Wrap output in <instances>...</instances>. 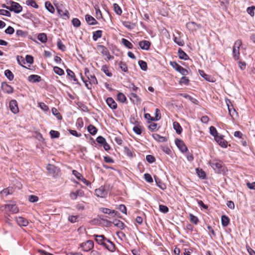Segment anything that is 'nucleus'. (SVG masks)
<instances>
[{"mask_svg":"<svg viewBox=\"0 0 255 255\" xmlns=\"http://www.w3.org/2000/svg\"><path fill=\"white\" fill-rule=\"evenodd\" d=\"M242 45V41L240 40H237L234 44L233 53L235 60H238L240 57V47Z\"/></svg>","mask_w":255,"mask_h":255,"instance_id":"f257e3e1","label":"nucleus"},{"mask_svg":"<svg viewBox=\"0 0 255 255\" xmlns=\"http://www.w3.org/2000/svg\"><path fill=\"white\" fill-rule=\"evenodd\" d=\"M4 209L6 212H9L12 214H15L18 212L19 209L16 204L10 202L4 205Z\"/></svg>","mask_w":255,"mask_h":255,"instance_id":"f03ea898","label":"nucleus"},{"mask_svg":"<svg viewBox=\"0 0 255 255\" xmlns=\"http://www.w3.org/2000/svg\"><path fill=\"white\" fill-rule=\"evenodd\" d=\"M6 8L16 13H20L22 10V6L18 3L14 1H11L10 6L6 7Z\"/></svg>","mask_w":255,"mask_h":255,"instance_id":"7ed1b4c3","label":"nucleus"},{"mask_svg":"<svg viewBox=\"0 0 255 255\" xmlns=\"http://www.w3.org/2000/svg\"><path fill=\"white\" fill-rule=\"evenodd\" d=\"M170 65L172 67L175 69L177 71L179 72L183 76H185L188 74V72L186 69L182 67L181 66L179 65L177 63L174 61L170 62Z\"/></svg>","mask_w":255,"mask_h":255,"instance_id":"20e7f679","label":"nucleus"},{"mask_svg":"<svg viewBox=\"0 0 255 255\" xmlns=\"http://www.w3.org/2000/svg\"><path fill=\"white\" fill-rule=\"evenodd\" d=\"M80 247L84 252H88L94 248V242L91 240H88L86 242L80 244Z\"/></svg>","mask_w":255,"mask_h":255,"instance_id":"39448f33","label":"nucleus"},{"mask_svg":"<svg viewBox=\"0 0 255 255\" xmlns=\"http://www.w3.org/2000/svg\"><path fill=\"white\" fill-rule=\"evenodd\" d=\"M210 164L214 170H217L218 172L222 171L223 162L221 160H214L210 162Z\"/></svg>","mask_w":255,"mask_h":255,"instance_id":"423d86ee","label":"nucleus"},{"mask_svg":"<svg viewBox=\"0 0 255 255\" xmlns=\"http://www.w3.org/2000/svg\"><path fill=\"white\" fill-rule=\"evenodd\" d=\"M57 12L60 16L64 19L69 18V12L68 11L64 8L62 6H58L57 7Z\"/></svg>","mask_w":255,"mask_h":255,"instance_id":"0eeeda50","label":"nucleus"},{"mask_svg":"<svg viewBox=\"0 0 255 255\" xmlns=\"http://www.w3.org/2000/svg\"><path fill=\"white\" fill-rule=\"evenodd\" d=\"M84 195V191L81 189H78L70 193V197L72 200H75L78 197H83Z\"/></svg>","mask_w":255,"mask_h":255,"instance_id":"6e6552de","label":"nucleus"},{"mask_svg":"<svg viewBox=\"0 0 255 255\" xmlns=\"http://www.w3.org/2000/svg\"><path fill=\"white\" fill-rule=\"evenodd\" d=\"M94 236L95 237L96 242L99 245H102L103 246L108 240V239L106 238L104 235H95Z\"/></svg>","mask_w":255,"mask_h":255,"instance_id":"1a4fd4ad","label":"nucleus"},{"mask_svg":"<svg viewBox=\"0 0 255 255\" xmlns=\"http://www.w3.org/2000/svg\"><path fill=\"white\" fill-rule=\"evenodd\" d=\"M175 143L181 152H185L187 150V147L182 140L179 139H176Z\"/></svg>","mask_w":255,"mask_h":255,"instance_id":"9d476101","label":"nucleus"},{"mask_svg":"<svg viewBox=\"0 0 255 255\" xmlns=\"http://www.w3.org/2000/svg\"><path fill=\"white\" fill-rule=\"evenodd\" d=\"M9 108L10 111L14 114H16L18 112L19 109L17 102L15 100H13L10 101Z\"/></svg>","mask_w":255,"mask_h":255,"instance_id":"9b49d317","label":"nucleus"},{"mask_svg":"<svg viewBox=\"0 0 255 255\" xmlns=\"http://www.w3.org/2000/svg\"><path fill=\"white\" fill-rule=\"evenodd\" d=\"M15 221L17 223V224L20 226H24L25 227L28 225V221L22 217H15Z\"/></svg>","mask_w":255,"mask_h":255,"instance_id":"f8f14e48","label":"nucleus"},{"mask_svg":"<svg viewBox=\"0 0 255 255\" xmlns=\"http://www.w3.org/2000/svg\"><path fill=\"white\" fill-rule=\"evenodd\" d=\"M150 42L147 40H142L139 42L138 45L141 49L147 50L149 49Z\"/></svg>","mask_w":255,"mask_h":255,"instance_id":"ddd939ff","label":"nucleus"},{"mask_svg":"<svg viewBox=\"0 0 255 255\" xmlns=\"http://www.w3.org/2000/svg\"><path fill=\"white\" fill-rule=\"evenodd\" d=\"M215 139L221 146L223 147H226L227 146L228 143L227 141L222 136H218L216 137Z\"/></svg>","mask_w":255,"mask_h":255,"instance_id":"4468645a","label":"nucleus"},{"mask_svg":"<svg viewBox=\"0 0 255 255\" xmlns=\"http://www.w3.org/2000/svg\"><path fill=\"white\" fill-rule=\"evenodd\" d=\"M104 247L110 252H113L115 251V245L109 240H108L106 243H105Z\"/></svg>","mask_w":255,"mask_h":255,"instance_id":"2eb2a0df","label":"nucleus"},{"mask_svg":"<svg viewBox=\"0 0 255 255\" xmlns=\"http://www.w3.org/2000/svg\"><path fill=\"white\" fill-rule=\"evenodd\" d=\"M1 88L4 92L7 93H11L13 92V88L5 82H3L1 83Z\"/></svg>","mask_w":255,"mask_h":255,"instance_id":"dca6fc26","label":"nucleus"},{"mask_svg":"<svg viewBox=\"0 0 255 255\" xmlns=\"http://www.w3.org/2000/svg\"><path fill=\"white\" fill-rule=\"evenodd\" d=\"M108 105L112 109H116L117 107V105L114 100L112 98H108L106 100Z\"/></svg>","mask_w":255,"mask_h":255,"instance_id":"f3484780","label":"nucleus"},{"mask_svg":"<svg viewBox=\"0 0 255 255\" xmlns=\"http://www.w3.org/2000/svg\"><path fill=\"white\" fill-rule=\"evenodd\" d=\"M130 100L133 103L139 104L141 102L140 98L134 93H131L129 97Z\"/></svg>","mask_w":255,"mask_h":255,"instance_id":"a211bd4d","label":"nucleus"},{"mask_svg":"<svg viewBox=\"0 0 255 255\" xmlns=\"http://www.w3.org/2000/svg\"><path fill=\"white\" fill-rule=\"evenodd\" d=\"M85 19L87 23L90 25H95L98 23L97 21L93 16L88 14L85 16Z\"/></svg>","mask_w":255,"mask_h":255,"instance_id":"6ab92c4d","label":"nucleus"},{"mask_svg":"<svg viewBox=\"0 0 255 255\" xmlns=\"http://www.w3.org/2000/svg\"><path fill=\"white\" fill-rule=\"evenodd\" d=\"M85 87L88 89H92L93 85L98 84V81H82Z\"/></svg>","mask_w":255,"mask_h":255,"instance_id":"aec40b11","label":"nucleus"},{"mask_svg":"<svg viewBox=\"0 0 255 255\" xmlns=\"http://www.w3.org/2000/svg\"><path fill=\"white\" fill-rule=\"evenodd\" d=\"M95 194L100 197H104L105 195V190L104 187L100 188L95 190Z\"/></svg>","mask_w":255,"mask_h":255,"instance_id":"412c9836","label":"nucleus"},{"mask_svg":"<svg viewBox=\"0 0 255 255\" xmlns=\"http://www.w3.org/2000/svg\"><path fill=\"white\" fill-rule=\"evenodd\" d=\"M178 56L180 59L183 60H187L189 58L187 54L184 52L181 48H179L178 51Z\"/></svg>","mask_w":255,"mask_h":255,"instance_id":"4be33fe9","label":"nucleus"},{"mask_svg":"<svg viewBox=\"0 0 255 255\" xmlns=\"http://www.w3.org/2000/svg\"><path fill=\"white\" fill-rule=\"evenodd\" d=\"M173 126L174 129L176 130V132L178 134H180L181 133L182 128H181V127L180 126V124L178 122H173Z\"/></svg>","mask_w":255,"mask_h":255,"instance_id":"5701e85b","label":"nucleus"},{"mask_svg":"<svg viewBox=\"0 0 255 255\" xmlns=\"http://www.w3.org/2000/svg\"><path fill=\"white\" fill-rule=\"evenodd\" d=\"M98 49L104 55L108 54V52H109L107 48L102 45L98 46Z\"/></svg>","mask_w":255,"mask_h":255,"instance_id":"b1692460","label":"nucleus"},{"mask_svg":"<svg viewBox=\"0 0 255 255\" xmlns=\"http://www.w3.org/2000/svg\"><path fill=\"white\" fill-rule=\"evenodd\" d=\"M114 225L120 228L121 230H123L125 227V225L123 222L119 220H115L113 221Z\"/></svg>","mask_w":255,"mask_h":255,"instance_id":"393cba45","label":"nucleus"},{"mask_svg":"<svg viewBox=\"0 0 255 255\" xmlns=\"http://www.w3.org/2000/svg\"><path fill=\"white\" fill-rule=\"evenodd\" d=\"M102 30H97L93 32V39L94 41L97 40V39L102 37Z\"/></svg>","mask_w":255,"mask_h":255,"instance_id":"a878e982","label":"nucleus"},{"mask_svg":"<svg viewBox=\"0 0 255 255\" xmlns=\"http://www.w3.org/2000/svg\"><path fill=\"white\" fill-rule=\"evenodd\" d=\"M221 221L223 226L226 227L229 225L230 220L227 216L223 215L221 217Z\"/></svg>","mask_w":255,"mask_h":255,"instance_id":"bb28decb","label":"nucleus"},{"mask_svg":"<svg viewBox=\"0 0 255 255\" xmlns=\"http://www.w3.org/2000/svg\"><path fill=\"white\" fill-rule=\"evenodd\" d=\"M229 103L227 102V105L228 106L229 114L231 116L233 117L235 114H236L235 110L233 108L232 105H229V103L231 104V102L229 100Z\"/></svg>","mask_w":255,"mask_h":255,"instance_id":"cd10ccee","label":"nucleus"},{"mask_svg":"<svg viewBox=\"0 0 255 255\" xmlns=\"http://www.w3.org/2000/svg\"><path fill=\"white\" fill-rule=\"evenodd\" d=\"M102 70L108 77H111L112 76V71L109 69V68L106 65H104L102 67Z\"/></svg>","mask_w":255,"mask_h":255,"instance_id":"c85d7f7f","label":"nucleus"},{"mask_svg":"<svg viewBox=\"0 0 255 255\" xmlns=\"http://www.w3.org/2000/svg\"><path fill=\"white\" fill-rule=\"evenodd\" d=\"M88 131L92 135H95L97 132V129L96 128L92 125H90L87 128Z\"/></svg>","mask_w":255,"mask_h":255,"instance_id":"c756f323","label":"nucleus"},{"mask_svg":"<svg viewBox=\"0 0 255 255\" xmlns=\"http://www.w3.org/2000/svg\"><path fill=\"white\" fill-rule=\"evenodd\" d=\"M46 9L51 13H53L55 11V9L53 6L50 2L46 1L45 3Z\"/></svg>","mask_w":255,"mask_h":255,"instance_id":"7c9ffc66","label":"nucleus"},{"mask_svg":"<svg viewBox=\"0 0 255 255\" xmlns=\"http://www.w3.org/2000/svg\"><path fill=\"white\" fill-rule=\"evenodd\" d=\"M122 42L125 46L129 49H132L133 47V45L131 43L126 39L123 38L122 39Z\"/></svg>","mask_w":255,"mask_h":255,"instance_id":"2f4dec72","label":"nucleus"},{"mask_svg":"<svg viewBox=\"0 0 255 255\" xmlns=\"http://www.w3.org/2000/svg\"><path fill=\"white\" fill-rule=\"evenodd\" d=\"M117 99L118 101L121 103H125L126 100L127 98L125 95L122 93H119L117 95Z\"/></svg>","mask_w":255,"mask_h":255,"instance_id":"473e14b6","label":"nucleus"},{"mask_svg":"<svg viewBox=\"0 0 255 255\" xmlns=\"http://www.w3.org/2000/svg\"><path fill=\"white\" fill-rule=\"evenodd\" d=\"M38 39L42 43L46 42L47 40L46 34L44 33H40L38 35Z\"/></svg>","mask_w":255,"mask_h":255,"instance_id":"72a5a7b5","label":"nucleus"},{"mask_svg":"<svg viewBox=\"0 0 255 255\" xmlns=\"http://www.w3.org/2000/svg\"><path fill=\"white\" fill-rule=\"evenodd\" d=\"M113 7L114 9L115 12L118 14V15H121L122 13V10L121 7L119 6V5L117 3H114L113 4Z\"/></svg>","mask_w":255,"mask_h":255,"instance_id":"f704fd0d","label":"nucleus"},{"mask_svg":"<svg viewBox=\"0 0 255 255\" xmlns=\"http://www.w3.org/2000/svg\"><path fill=\"white\" fill-rule=\"evenodd\" d=\"M26 4L35 8H37L38 7V4L34 0H27L26 1Z\"/></svg>","mask_w":255,"mask_h":255,"instance_id":"c9c22d12","label":"nucleus"},{"mask_svg":"<svg viewBox=\"0 0 255 255\" xmlns=\"http://www.w3.org/2000/svg\"><path fill=\"white\" fill-rule=\"evenodd\" d=\"M210 132L211 135H212L213 136H214L215 138H216V137H217L218 136H219L218 135V132H217L216 128L213 126L210 127Z\"/></svg>","mask_w":255,"mask_h":255,"instance_id":"e433bc0d","label":"nucleus"},{"mask_svg":"<svg viewBox=\"0 0 255 255\" xmlns=\"http://www.w3.org/2000/svg\"><path fill=\"white\" fill-rule=\"evenodd\" d=\"M153 137L155 140H158L160 142H163L166 140L165 137H164L163 136H161L158 134H153Z\"/></svg>","mask_w":255,"mask_h":255,"instance_id":"4c0bfd02","label":"nucleus"},{"mask_svg":"<svg viewBox=\"0 0 255 255\" xmlns=\"http://www.w3.org/2000/svg\"><path fill=\"white\" fill-rule=\"evenodd\" d=\"M174 41L179 46H183L184 44V42L183 40L181 39L180 37H174Z\"/></svg>","mask_w":255,"mask_h":255,"instance_id":"58836bf2","label":"nucleus"},{"mask_svg":"<svg viewBox=\"0 0 255 255\" xmlns=\"http://www.w3.org/2000/svg\"><path fill=\"white\" fill-rule=\"evenodd\" d=\"M189 217H190V220L192 223H194V224L197 225L198 224V223L199 222V220H198V218L197 217L195 216L194 215L190 214L189 215Z\"/></svg>","mask_w":255,"mask_h":255,"instance_id":"ea45409f","label":"nucleus"},{"mask_svg":"<svg viewBox=\"0 0 255 255\" xmlns=\"http://www.w3.org/2000/svg\"><path fill=\"white\" fill-rule=\"evenodd\" d=\"M4 75L9 80H12L13 79V75L9 70H6L4 71Z\"/></svg>","mask_w":255,"mask_h":255,"instance_id":"a19ab883","label":"nucleus"},{"mask_svg":"<svg viewBox=\"0 0 255 255\" xmlns=\"http://www.w3.org/2000/svg\"><path fill=\"white\" fill-rule=\"evenodd\" d=\"M138 64H139L140 68L142 70H144V71L146 70L147 67V64L145 61H142V60H139L138 61Z\"/></svg>","mask_w":255,"mask_h":255,"instance_id":"79ce46f5","label":"nucleus"},{"mask_svg":"<svg viewBox=\"0 0 255 255\" xmlns=\"http://www.w3.org/2000/svg\"><path fill=\"white\" fill-rule=\"evenodd\" d=\"M51 111H52V114L54 116H55L58 119L61 120L62 119V116H61V115L60 114V113L58 112V110L56 108H53L52 109Z\"/></svg>","mask_w":255,"mask_h":255,"instance_id":"37998d69","label":"nucleus"},{"mask_svg":"<svg viewBox=\"0 0 255 255\" xmlns=\"http://www.w3.org/2000/svg\"><path fill=\"white\" fill-rule=\"evenodd\" d=\"M160 119V111L158 109L155 110V116L151 119V121H157Z\"/></svg>","mask_w":255,"mask_h":255,"instance_id":"c03bdc74","label":"nucleus"},{"mask_svg":"<svg viewBox=\"0 0 255 255\" xmlns=\"http://www.w3.org/2000/svg\"><path fill=\"white\" fill-rule=\"evenodd\" d=\"M50 134L52 138H58L59 137L60 133L56 130H51Z\"/></svg>","mask_w":255,"mask_h":255,"instance_id":"a18cd8bd","label":"nucleus"},{"mask_svg":"<svg viewBox=\"0 0 255 255\" xmlns=\"http://www.w3.org/2000/svg\"><path fill=\"white\" fill-rule=\"evenodd\" d=\"M159 208L160 211L163 213H166L169 211L168 208L166 206H165V205H159Z\"/></svg>","mask_w":255,"mask_h":255,"instance_id":"49530a36","label":"nucleus"},{"mask_svg":"<svg viewBox=\"0 0 255 255\" xmlns=\"http://www.w3.org/2000/svg\"><path fill=\"white\" fill-rule=\"evenodd\" d=\"M72 23L74 26L76 27H78L81 25L80 21L79 20V19L75 18H73L72 20Z\"/></svg>","mask_w":255,"mask_h":255,"instance_id":"de8ad7c7","label":"nucleus"},{"mask_svg":"<svg viewBox=\"0 0 255 255\" xmlns=\"http://www.w3.org/2000/svg\"><path fill=\"white\" fill-rule=\"evenodd\" d=\"M53 70L54 72L59 75H62L64 74V71L58 67H54Z\"/></svg>","mask_w":255,"mask_h":255,"instance_id":"09e8293b","label":"nucleus"},{"mask_svg":"<svg viewBox=\"0 0 255 255\" xmlns=\"http://www.w3.org/2000/svg\"><path fill=\"white\" fill-rule=\"evenodd\" d=\"M144 178L147 182L149 183L153 182V179L151 176L148 173H145L144 174Z\"/></svg>","mask_w":255,"mask_h":255,"instance_id":"8fccbe9b","label":"nucleus"},{"mask_svg":"<svg viewBox=\"0 0 255 255\" xmlns=\"http://www.w3.org/2000/svg\"><path fill=\"white\" fill-rule=\"evenodd\" d=\"M39 107L44 111H48L49 110L48 107L44 103L41 102L38 104Z\"/></svg>","mask_w":255,"mask_h":255,"instance_id":"3c124183","label":"nucleus"},{"mask_svg":"<svg viewBox=\"0 0 255 255\" xmlns=\"http://www.w3.org/2000/svg\"><path fill=\"white\" fill-rule=\"evenodd\" d=\"M57 46L59 49L63 51H65L66 49L65 46L62 43V42L60 40H59L57 42Z\"/></svg>","mask_w":255,"mask_h":255,"instance_id":"603ef678","label":"nucleus"},{"mask_svg":"<svg viewBox=\"0 0 255 255\" xmlns=\"http://www.w3.org/2000/svg\"><path fill=\"white\" fill-rule=\"evenodd\" d=\"M118 209L121 211L123 213L127 214V208L125 205L123 204L120 205Z\"/></svg>","mask_w":255,"mask_h":255,"instance_id":"864d4df0","label":"nucleus"},{"mask_svg":"<svg viewBox=\"0 0 255 255\" xmlns=\"http://www.w3.org/2000/svg\"><path fill=\"white\" fill-rule=\"evenodd\" d=\"M255 9V6H252L251 7H249L247 8V12L249 14H250L251 16L254 15V10Z\"/></svg>","mask_w":255,"mask_h":255,"instance_id":"5fc2aeb1","label":"nucleus"},{"mask_svg":"<svg viewBox=\"0 0 255 255\" xmlns=\"http://www.w3.org/2000/svg\"><path fill=\"white\" fill-rule=\"evenodd\" d=\"M179 96H182L186 99L189 100H191V97L189 95L187 94H177L175 95V97L178 98Z\"/></svg>","mask_w":255,"mask_h":255,"instance_id":"6e6d98bb","label":"nucleus"},{"mask_svg":"<svg viewBox=\"0 0 255 255\" xmlns=\"http://www.w3.org/2000/svg\"><path fill=\"white\" fill-rule=\"evenodd\" d=\"M96 141L102 145L106 141L105 138L101 136H98L96 139Z\"/></svg>","mask_w":255,"mask_h":255,"instance_id":"4d7b16f0","label":"nucleus"},{"mask_svg":"<svg viewBox=\"0 0 255 255\" xmlns=\"http://www.w3.org/2000/svg\"><path fill=\"white\" fill-rule=\"evenodd\" d=\"M127 87L132 89L133 91H136L137 87L135 86L133 83H128L127 85L126 86Z\"/></svg>","mask_w":255,"mask_h":255,"instance_id":"13d9d810","label":"nucleus"},{"mask_svg":"<svg viewBox=\"0 0 255 255\" xmlns=\"http://www.w3.org/2000/svg\"><path fill=\"white\" fill-rule=\"evenodd\" d=\"M28 199L30 202L34 203L38 201V197L35 195H30L29 196Z\"/></svg>","mask_w":255,"mask_h":255,"instance_id":"bf43d9fd","label":"nucleus"},{"mask_svg":"<svg viewBox=\"0 0 255 255\" xmlns=\"http://www.w3.org/2000/svg\"><path fill=\"white\" fill-rule=\"evenodd\" d=\"M14 31V28L11 26H8L5 30L6 34H12Z\"/></svg>","mask_w":255,"mask_h":255,"instance_id":"052dcab7","label":"nucleus"},{"mask_svg":"<svg viewBox=\"0 0 255 255\" xmlns=\"http://www.w3.org/2000/svg\"><path fill=\"white\" fill-rule=\"evenodd\" d=\"M133 130L137 134H140L141 133V129L140 127L138 126H134L133 128Z\"/></svg>","mask_w":255,"mask_h":255,"instance_id":"680f3d73","label":"nucleus"},{"mask_svg":"<svg viewBox=\"0 0 255 255\" xmlns=\"http://www.w3.org/2000/svg\"><path fill=\"white\" fill-rule=\"evenodd\" d=\"M25 60L27 63L32 64L33 62V58L32 56L27 55L25 57Z\"/></svg>","mask_w":255,"mask_h":255,"instance_id":"e2e57ef3","label":"nucleus"},{"mask_svg":"<svg viewBox=\"0 0 255 255\" xmlns=\"http://www.w3.org/2000/svg\"><path fill=\"white\" fill-rule=\"evenodd\" d=\"M69 132L72 135L76 136V137H80L81 136V133H78L76 130H72V129H69Z\"/></svg>","mask_w":255,"mask_h":255,"instance_id":"0e129e2a","label":"nucleus"},{"mask_svg":"<svg viewBox=\"0 0 255 255\" xmlns=\"http://www.w3.org/2000/svg\"><path fill=\"white\" fill-rule=\"evenodd\" d=\"M199 74L205 79L208 80L209 78L208 75L205 73L202 70H199Z\"/></svg>","mask_w":255,"mask_h":255,"instance_id":"69168bd1","label":"nucleus"},{"mask_svg":"<svg viewBox=\"0 0 255 255\" xmlns=\"http://www.w3.org/2000/svg\"><path fill=\"white\" fill-rule=\"evenodd\" d=\"M146 160L149 163H152L155 160V158L151 155H148L146 157Z\"/></svg>","mask_w":255,"mask_h":255,"instance_id":"338daca9","label":"nucleus"},{"mask_svg":"<svg viewBox=\"0 0 255 255\" xmlns=\"http://www.w3.org/2000/svg\"><path fill=\"white\" fill-rule=\"evenodd\" d=\"M248 187L252 190H255V182L253 183L248 182L247 183Z\"/></svg>","mask_w":255,"mask_h":255,"instance_id":"774afa93","label":"nucleus"}]
</instances>
